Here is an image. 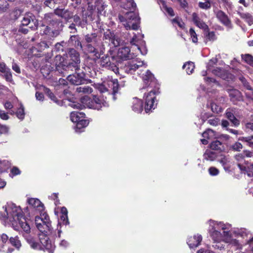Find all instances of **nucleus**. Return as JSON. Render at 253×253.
I'll use <instances>...</instances> for the list:
<instances>
[{
    "label": "nucleus",
    "mask_w": 253,
    "mask_h": 253,
    "mask_svg": "<svg viewBox=\"0 0 253 253\" xmlns=\"http://www.w3.org/2000/svg\"><path fill=\"white\" fill-rule=\"evenodd\" d=\"M85 77V75L84 73L81 71L80 68L79 70L75 72L74 74L68 75L67 79L71 84L79 85L85 82L86 80Z\"/></svg>",
    "instance_id": "obj_14"
},
{
    "label": "nucleus",
    "mask_w": 253,
    "mask_h": 253,
    "mask_svg": "<svg viewBox=\"0 0 253 253\" xmlns=\"http://www.w3.org/2000/svg\"><path fill=\"white\" fill-rule=\"evenodd\" d=\"M94 46L95 44L92 45L91 43H88L86 46V50L88 53H92L95 58L98 59L100 58V54L95 48Z\"/></svg>",
    "instance_id": "obj_36"
},
{
    "label": "nucleus",
    "mask_w": 253,
    "mask_h": 253,
    "mask_svg": "<svg viewBox=\"0 0 253 253\" xmlns=\"http://www.w3.org/2000/svg\"><path fill=\"white\" fill-rule=\"evenodd\" d=\"M202 136L204 138H206L208 139H210L216 137L215 131L211 129H208L205 131L203 133Z\"/></svg>",
    "instance_id": "obj_45"
},
{
    "label": "nucleus",
    "mask_w": 253,
    "mask_h": 253,
    "mask_svg": "<svg viewBox=\"0 0 253 253\" xmlns=\"http://www.w3.org/2000/svg\"><path fill=\"white\" fill-rule=\"evenodd\" d=\"M137 56L136 52H131L128 46H122L118 49L117 57L122 60H130Z\"/></svg>",
    "instance_id": "obj_17"
},
{
    "label": "nucleus",
    "mask_w": 253,
    "mask_h": 253,
    "mask_svg": "<svg viewBox=\"0 0 253 253\" xmlns=\"http://www.w3.org/2000/svg\"><path fill=\"white\" fill-rule=\"evenodd\" d=\"M17 117L20 120H23L25 117L24 108L23 105L20 104V107L16 112Z\"/></svg>",
    "instance_id": "obj_49"
},
{
    "label": "nucleus",
    "mask_w": 253,
    "mask_h": 253,
    "mask_svg": "<svg viewBox=\"0 0 253 253\" xmlns=\"http://www.w3.org/2000/svg\"><path fill=\"white\" fill-rule=\"evenodd\" d=\"M207 224L209 225L208 232L212 241V247L219 250L224 249L225 245L222 241L231 231V224L212 219L209 220Z\"/></svg>",
    "instance_id": "obj_4"
},
{
    "label": "nucleus",
    "mask_w": 253,
    "mask_h": 253,
    "mask_svg": "<svg viewBox=\"0 0 253 253\" xmlns=\"http://www.w3.org/2000/svg\"><path fill=\"white\" fill-rule=\"evenodd\" d=\"M206 18V15L204 14L198 15L196 13L192 14V19L194 24L199 28L204 30H208L209 27L204 21V18Z\"/></svg>",
    "instance_id": "obj_19"
},
{
    "label": "nucleus",
    "mask_w": 253,
    "mask_h": 253,
    "mask_svg": "<svg viewBox=\"0 0 253 253\" xmlns=\"http://www.w3.org/2000/svg\"><path fill=\"white\" fill-rule=\"evenodd\" d=\"M223 242L228 244L237 250L242 249L243 246V244L239 240L232 238L231 231L222 241V243Z\"/></svg>",
    "instance_id": "obj_22"
},
{
    "label": "nucleus",
    "mask_w": 253,
    "mask_h": 253,
    "mask_svg": "<svg viewBox=\"0 0 253 253\" xmlns=\"http://www.w3.org/2000/svg\"><path fill=\"white\" fill-rule=\"evenodd\" d=\"M229 93L231 98H237L240 95V92L236 89L230 90Z\"/></svg>",
    "instance_id": "obj_63"
},
{
    "label": "nucleus",
    "mask_w": 253,
    "mask_h": 253,
    "mask_svg": "<svg viewBox=\"0 0 253 253\" xmlns=\"http://www.w3.org/2000/svg\"><path fill=\"white\" fill-rule=\"evenodd\" d=\"M133 37H131L130 34L126 32L124 34V39H121L119 34L115 33L114 32L108 30L104 34V39L108 42L109 44H112L115 47L120 46L128 43V42L134 46V48L137 49L138 51L145 55L147 53V49L145 45V42L143 40L144 35L141 33H138L137 34L132 33Z\"/></svg>",
    "instance_id": "obj_1"
},
{
    "label": "nucleus",
    "mask_w": 253,
    "mask_h": 253,
    "mask_svg": "<svg viewBox=\"0 0 253 253\" xmlns=\"http://www.w3.org/2000/svg\"><path fill=\"white\" fill-rule=\"evenodd\" d=\"M141 76L143 81V86L141 90H146L148 92L145 93L144 98L145 100V111L148 113L154 110L157 105L156 95L159 93V84L155 79L153 75L149 70L145 72V74L137 73Z\"/></svg>",
    "instance_id": "obj_2"
},
{
    "label": "nucleus",
    "mask_w": 253,
    "mask_h": 253,
    "mask_svg": "<svg viewBox=\"0 0 253 253\" xmlns=\"http://www.w3.org/2000/svg\"><path fill=\"white\" fill-rule=\"evenodd\" d=\"M208 123L213 126H217L220 124V120L217 118H211L207 120Z\"/></svg>",
    "instance_id": "obj_54"
},
{
    "label": "nucleus",
    "mask_w": 253,
    "mask_h": 253,
    "mask_svg": "<svg viewBox=\"0 0 253 253\" xmlns=\"http://www.w3.org/2000/svg\"><path fill=\"white\" fill-rule=\"evenodd\" d=\"M2 73L3 74V76L6 81L9 82H11L12 81V74L9 68L3 72Z\"/></svg>",
    "instance_id": "obj_53"
},
{
    "label": "nucleus",
    "mask_w": 253,
    "mask_h": 253,
    "mask_svg": "<svg viewBox=\"0 0 253 253\" xmlns=\"http://www.w3.org/2000/svg\"><path fill=\"white\" fill-rule=\"evenodd\" d=\"M76 91L79 93H90L93 91V89L88 85H85L77 87Z\"/></svg>",
    "instance_id": "obj_43"
},
{
    "label": "nucleus",
    "mask_w": 253,
    "mask_h": 253,
    "mask_svg": "<svg viewBox=\"0 0 253 253\" xmlns=\"http://www.w3.org/2000/svg\"><path fill=\"white\" fill-rule=\"evenodd\" d=\"M69 243L65 240H62L59 243V247L63 249H66L69 246Z\"/></svg>",
    "instance_id": "obj_62"
},
{
    "label": "nucleus",
    "mask_w": 253,
    "mask_h": 253,
    "mask_svg": "<svg viewBox=\"0 0 253 253\" xmlns=\"http://www.w3.org/2000/svg\"><path fill=\"white\" fill-rule=\"evenodd\" d=\"M9 242L12 246L15 247L17 250H19L21 247V242L17 236L14 237L10 238Z\"/></svg>",
    "instance_id": "obj_42"
},
{
    "label": "nucleus",
    "mask_w": 253,
    "mask_h": 253,
    "mask_svg": "<svg viewBox=\"0 0 253 253\" xmlns=\"http://www.w3.org/2000/svg\"><path fill=\"white\" fill-rule=\"evenodd\" d=\"M231 148L234 151H240L243 148V146L241 143L237 142L233 144Z\"/></svg>",
    "instance_id": "obj_59"
},
{
    "label": "nucleus",
    "mask_w": 253,
    "mask_h": 253,
    "mask_svg": "<svg viewBox=\"0 0 253 253\" xmlns=\"http://www.w3.org/2000/svg\"><path fill=\"white\" fill-rule=\"evenodd\" d=\"M50 26H45L42 25L41 27V34L42 35H47L49 37L54 38L56 37L60 34V30L57 29V27L53 28L54 29H51Z\"/></svg>",
    "instance_id": "obj_21"
},
{
    "label": "nucleus",
    "mask_w": 253,
    "mask_h": 253,
    "mask_svg": "<svg viewBox=\"0 0 253 253\" xmlns=\"http://www.w3.org/2000/svg\"><path fill=\"white\" fill-rule=\"evenodd\" d=\"M8 4L4 0H0V13L5 12L8 8Z\"/></svg>",
    "instance_id": "obj_55"
},
{
    "label": "nucleus",
    "mask_w": 253,
    "mask_h": 253,
    "mask_svg": "<svg viewBox=\"0 0 253 253\" xmlns=\"http://www.w3.org/2000/svg\"><path fill=\"white\" fill-rule=\"evenodd\" d=\"M101 66L107 69L112 70L115 73H125L126 74H133L136 70L141 71V68H146L147 64L141 60H133L126 63L125 66L121 67L119 69L118 67L110 61L109 56H102L100 60Z\"/></svg>",
    "instance_id": "obj_5"
},
{
    "label": "nucleus",
    "mask_w": 253,
    "mask_h": 253,
    "mask_svg": "<svg viewBox=\"0 0 253 253\" xmlns=\"http://www.w3.org/2000/svg\"><path fill=\"white\" fill-rule=\"evenodd\" d=\"M44 91L47 95L49 98L56 103L57 105L61 106L62 105V102L60 100H58L56 98L53 93L50 91V90L47 88H45Z\"/></svg>",
    "instance_id": "obj_37"
},
{
    "label": "nucleus",
    "mask_w": 253,
    "mask_h": 253,
    "mask_svg": "<svg viewBox=\"0 0 253 253\" xmlns=\"http://www.w3.org/2000/svg\"><path fill=\"white\" fill-rule=\"evenodd\" d=\"M70 41L73 42H75L74 45L75 46H80L82 48V45L80 41L79 40L78 36L77 35H73L70 37Z\"/></svg>",
    "instance_id": "obj_50"
},
{
    "label": "nucleus",
    "mask_w": 253,
    "mask_h": 253,
    "mask_svg": "<svg viewBox=\"0 0 253 253\" xmlns=\"http://www.w3.org/2000/svg\"><path fill=\"white\" fill-rule=\"evenodd\" d=\"M226 117L235 126H238L240 124V121L234 116L232 110L227 109L226 112Z\"/></svg>",
    "instance_id": "obj_33"
},
{
    "label": "nucleus",
    "mask_w": 253,
    "mask_h": 253,
    "mask_svg": "<svg viewBox=\"0 0 253 253\" xmlns=\"http://www.w3.org/2000/svg\"><path fill=\"white\" fill-rule=\"evenodd\" d=\"M38 25V22L36 17L30 12L26 13L21 20V26H28L31 29H36Z\"/></svg>",
    "instance_id": "obj_16"
},
{
    "label": "nucleus",
    "mask_w": 253,
    "mask_h": 253,
    "mask_svg": "<svg viewBox=\"0 0 253 253\" xmlns=\"http://www.w3.org/2000/svg\"><path fill=\"white\" fill-rule=\"evenodd\" d=\"M105 7V5H104L102 3H100L97 6V10L98 11V13L99 15H104L105 13V11H104V9Z\"/></svg>",
    "instance_id": "obj_58"
},
{
    "label": "nucleus",
    "mask_w": 253,
    "mask_h": 253,
    "mask_svg": "<svg viewBox=\"0 0 253 253\" xmlns=\"http://www.w3.org/2000/svg\"><path fill=\"white\" fill-rule=\"evenodd\" d=\"M34 218L35 225L41 234L52 233L53 232L49 217L46 212L37 215Z\"/></svg>",
    "instance_id": "obj_10"
},
{
    "label": "nucleus",
    "mask_w": 253,
    "mask_h": 253,
    "mask_svg": "<svg viewBox=\"0 0 253 253\" xmlns=\"http://www.w3.org/2000/svg\"><path fill=\"white\" fill-rule=\"evenodd\" d=\"M209 174L212 176H215L219 174V170L214 167H211L208 169Z\"/></svg>",
    "instance_id": "obj_52"
},
{
    "label": "nucleus",
    "mask_w": 253,
    "mask_h": 253,
    "mask_svg": "<svg viewBox=\"0 0 253 253\" xmlns=\"http://www.w3.org/2000/svg\"><path fill=\"white\" fill-rule=\"evenodd\" d=\"M54 13L67 21H68L73 17V14L70 11L63 8H57L55 9L54 10Z\"/></svg>",
    "instance_id": "obj_28"
},
{
    "label": "nucleus",
    "mask_w": 253,
    "mask_h": 253,
    "mask_svg": "<svg viewBox=\"0 0 253 253\" xmlns=\"http://www.w3.org/2000/svg\"><path fill=\"white\" fill-rule=\"evenodd\" d=\"M211 149L222 151L224 149L223 144L219 140L213 141L210 144Z\"/></svg>",
    "instance_id": "obj_38"
},
{
    "label": "nucleus",
    "mask_w": 253,
    "mask_h": 253,
    "mask_svg": "<svg viewBox=\"0 0 253 253\" xmlns=\"http://www.w3.org/2000/svg\"><path fill=\"white\" fill-rule=\"evenodd\" d=\"M189 34L193 42H197L198 41V38L197 34L195 32L194 30L192 28H190L189 30Z\"/></svg>",
    "instance_id": "obj_60"
},
{
    "label": "nucleus",
    "mask_w": 253,
    "mask_h": 253,
    "mask_svg": "<svg viewBox=\"0 0 253 253\" xmlns=\"http://www.w3.org/2000/svg\"><path fill=\"white\" fill-rule=\"evenodd\" d=\"M216 62V59L213 58L211 59L207 65L208 70L209 71H211L215 76H218L224 80L227 79L229 76H231V75L229 74L227 71L219 67H216L214 69H211V67L212 65L215 64Z\"/></svg>",
    "instance_id": "obj_15"
},
{
    "label": "nucleus",
    "mask_w": 253,
    "mask_h": 253,
    "mask_svg": "<svg viewBox=\"0 0 253 253\" xmlns=\"http://www.w3.org/2000/svg\"><path fill=\"white\" fill-rule=\"evenodd\" d=\"M172 23L174 25H178L180 28H183L184 24L181 19L178 18H175L172 20Z\"/></svg>",
    "instance_id": "obj_57"
},
{
    "label": "nucleus",
    "mask_w": 253,
    "mask_h": 253,
    "mask_svg": "<svg viewBox=\"0 0 253 253\" xmlns=\"http://www.w3.org/2000/svg\"><path fill=\"white\" fill-rule=\"evenodd\" d=\"M70 119L73 123H76L75 131L80 133L89 124L88 121L85 119V114L83 112L74 111L71 113Z\"/></svg>",
    "instance_id": "obj_12"
},
{
    "label": "nucleus",
    "mask_w": 253,
    "mask_h": 253,
    "mask_svg": "<svg viewBox=\"0 0 253 253\" xmlns=\"http://www.w3.org/2000/svg\"><path fill=\"white\" fill-rule=\"evenodd\" d=\"M203 157L204 159L207 161H213L216 159L217 154L211 150H207L203 155Z\"/></svg>",
    "instance_id": "obj_35"
},
{
    "label": "nucleus",
    "mask_w": 253,
    "mask_h": 253,
    "mask_svg": "<svg viewBox=\"0 0 253 253\" xmlns=\"http://www.w3.org/2000/svg\"><path fill=\"white\" fill-rule=\"evenodd\" d=\"M204 80L206 82L208 85L211 86L212 87H216L219 85L218 82L213 78L206 77L204 78Z\"/></svg>",
    "instance_id": "obj_47"
},
{
    "label": "nucleus",
    "mask_w": 253,
    "mask_h": 253,
    "mask_svg": "<svg viewBox=\"0 0 253 253\" xmlns=\"http://www.w3.org/2000/svg\"><path fill=\"white\" fill-rule=\"evenodd\" d=\"M95 88L101 93H106L109 97L116 100V94L118 92L119 84L117 79H110L104 82L103 84L95 85Z\"/></svg>",
    "instance_id": "obj_7"
},
{
    "label": "nucleus",
    "mask_w": 253,
    "mask_h": 253,
    "mask_svg": "<svg viewBox=\"0 0 253 253\" xmlns=\"http://www.w3.org/2000/svg\"><path fill=\"white\" fill-rule=\"evenodd\" d=\"M216 16L218 20L228 29H231L233 25L228 16L222 11L218 10Z\"/></svg>",
    "instance_id": "obj_20"
},
{
    "label": "nucleus",
    "mask_w": 253,
    "mask_h": 253,
    "mask_svg": "<svg viewBox=\"0 0 253 253\" xmlns=\"http://www.w3.org/2000/svg\"><path fill=\"white\" fill-rule=\"evenodd\" d=\"M217 161L221 164L224 169L226 171H230L232 166V161L231 157L227 155H221L218 159Z\"/></svg>",
    "instance_id": "obj_25"
},
{
    "label": "nucleus",
    "mask_w": 253,
    "mask_h": 253,
    "mask_svg": "<svg viewBox=\"0 0 253 253\" xmlns=\"http://www.w3.org/2000/svg\"><path fill=\"white\" fill-rule=\"evenodd\" d=\"M240 80L244 86L247 89H251V86L249 84V83L247 81L246 79L244 77H241L239 78Z\"/></svg>",
    "instance_id": "obj_64"
},
{
    "label": "nucleus",
    "mask_w": 253,
    "mask_h": 253,
    "mask_svg": "<svg viewBox=\"0 0 253 253\" xmlns=\"http://www.w3.org/2000/svg\"><path fill=\"white\" fill-rule=\"evenodd\" d=\"M93 106H96V108H94V109L100 110L102 107H107L109 106L108 102L104 98L103 96H97L94 95L93 97Z\"/></svg>",
    "instance_id": "obj_26"
},
{
    "label": "nucleus",
    "mask_w": 253,
    "mask_h": 253,
    "mask_svg": "<svg viewBox=\"0 0 253 253\" xmlns=\"http://www.w3.org/2000/svg\"><path fill=\"white\" fill-rule=\"evenodd\" d=\"M81 104L79 103L73 102L70 104V106L74 108L83 109L84 108H88L94 109L96 108L93 106V99H91L87 96H85L81 99Z\"/></svg>",
    "instance_id": "obj_18"
},
{
    "label": "nucleus",
    "mask_w": 253,
    "mask_h": 253,
    "mask_svg": "<svg viewBox=\"0 0 253 253\" xmlns=\"http://www.w3.org/2000/svg\"><path fill=\"white\" fill-rule=\"evenodd\" d=\"M237 14L240 16L241 18L244 19L249 25L251 26L253 24V16L250 13H243L241 12L239 10H238Z\"/></svg>",
    "instance_id": "obj_32"
},
{
    "label": "nucleus",
    "mask_w": 253,
    "mask_h": 253,
    "mask_svg": "<svg viewBox=\"0 0 253 253\" xmlns=\"http://www.w3.org/2000/svg\"><path fill=\"white\" fill-rule=\"evenodd\" d=\"M202 239L201 235L197 234L193 236L189 237L187 239V243L190 249H194L200 245Z\"/></svg>",
    "instance_id": "obj_24"
},
{
    "label": "nucleus",
    "mask_w": 253,
    "mask_h": 253,
    "mask_svg": "<svg viewBox=\"0 0 253 253\" xmlns=\"http://www.w3.org/2000/svg\"><path fill=\"white\" fill-rule=\"evenodd\" d=\"M239 140L245 142L250 147L253 148V135L247 137H240Z\"/></svg>",
    "instance_id": "obj_41"
},
{
    "label": "nucleus",
    "mask_w": 253,
    "mask_h": 253,
    "mask_svg": "<svg viewBox=\"0 0 253 253\" xmlns=\"http://www.w3.org/2000/svg\"><path fill=\"white\" fill-rule=\"evenodd\" d=\"M73 18L74 22H75V24L77 25L78 26H80L82 28H84L86 23V20H82L78 15H75L74 16H73L72 17Z\"/></svg>",
    "instance_id": "obj_44"
},
{
    "label": "nucleus",
    "mask_w": 253,
    "mask_h": 253,
    "mask_svg": "<svg viewBox=\"0 0 253 253\" xmlns=\"http://www.w3.org/2000/svg\"><path fill=\"white\" fill-rule=\"evenodd\" d=\"M205 41H214L216 39V36L214 32L206 31L205 33Z\"/></svg>",
    "instance_id": "obj_48"
},
{
    "label": "nucleus",
    "mask_w": 253,
    "mask_h": 253,
    "mask_svg": "<svg viewBox=\"0 0 253 253\" xmlns=\"http://www.w3.org/2000/svg\"><path fill=\"white\" fill-rule=\"evenodd\" d=\"M21 229L19 232L22 234L30 247L36 250H42V247L35 238L30 235L31 228L28 223L21 222Z\"/></svg>",
    "instance_id": "obj_11"
},
{
    "label": "nucleus",
    "mask_w": 253,
    "mask_h": 253,
    "mask_svg": "<svg viewBox=\"0 0 253 253\" xmlns=\"http://www.w3.org/2000/svg\"><path fill=\"white\" fill-rule=\"evenodd\" d=\"M26 218L28 217L24 210L22 211L19 206L13 203H7L0 211V220L5 224L11 223L15 230H20L21 222L27 223Z\"/></svg>",
    "instance_id": "obj_3"
},
{
    "label": "nucleus",
    "mask_w": 253,
    "mask_h": 253,
    "mask_svg": "<svg viewBox=\"0 0 253 253\" xmlns=\"http://www.w3.org/2000/svg\"><path fill=\"white\" fill-rule=\"evenodd\" d=\"M225 99L223 97L219 98V100L216 99L210 103V104H207V107H210L211 110L215 113H219L222 112V108L220 105L221 103L224 102Z\"/></svg>",
    "instance_id": "obj_23"
},
{
    "label": "nucleus",
    "mask_w": 253,
    "mask_h": 253,
    "mask_svg": "<svg viewBox=\"0 0 253 253\" xmlns=\"http://www.w3.org/2000/svg\"><path fill=\"white\" fill-rule=\"evenodd\" d=\"M55 15L53 13H46L44 15V21L49 26H52V28L57 27L59 23L55 19Z\"/></svg>",
    "instance_id": "obj_29"
},
{
    "label": "nucleus",
    "mask_w": 253,
    "mask_h": 253,
    "mask_svg": "<svg viewBox=\"0 0 253 253\" xmlns=\"http://www.w3.org/2000/svg\"><path fill=\"white\" fill-rule=\"evenodd\" d=\"M60 219L63 224L65 225H67L69 224V221L68 218V215L66 214H61L60 216Z\"/></svg>",
    "instance_id": "obj_61"
},
{
    "label": "nucleus",
    "mask_w": 253,
    "mask_h": 253,
    "mask_svg": "<svg viewBox=\"0 0 253 253\" xmlns=\"http://www.w3.org/2000/svg\"><path fill=\"white\" fill-rule=\"evenodd\" d=\"M118 18L126 30H137L139 27V18L133 11L126 12L124 15L119 14Z\"/></svg>",
    "instance_id": "obj_9"
},
{
    "label": "nucleus",
    "mask_w": 253,
    "mask_h": 253,
    "mask_svg": "<svg viewBox=\"0 0 253 253\" xmlns=\"http://www.w3.org/2000/svg\"><path fill=\"white\" fill-rule=\"evenodd\" d=\"M29 207L24 209L29 220H32L34 216L45 212L44 205L37 198H31L27 199Z\"/></svg>",
    "instance_id": "obj_8"
},
{
    "label": "nucleus",
    "mask_w": 253,
    "mask_h": 253,
    "mask_svg": "<svg viewBox=\"0 0 253 253\" xmlns=\"http://www.w3.org/2000/svg\"><path fill=\"white\" fill-rule=\"evenodd\" d=\"M84 39L88 43H92L93 44H95L98 42L97 35L95 33L86 34L84 36Z\"/></svg>",
    "instance_id": "obj_34"
},
{
    "label": "nucleus",
    "mask_w": 253,
    "mask_h": 253,
    "mask_svg": "<svg viewBox=\"0 0 253 253\" xmlns=\"http://www.w3.org/2000/svg\"><path fill=\"white\" fill-rule=\"evenodd\" d=\"M9 244H10L9 241L6 242V243H0V252L6 253H11L13 251V249L9 247Z\"/></svg>",
    "instance_id": "obj_39"
},
{
    "label": "nucleus",
    "mask_w": 253,
    "mask_h": 253,
    "mask_svg": "<svg viewBox=\"0 0 253 253\" xmlns=\"http://www.w3.org/2000/svg\"><path fill=\"white\" fill-rule=\"evenodd\" d=\"M198 5L199 7L204 9H208L211 6L210 0H206L205 2H199Z\"/></svg>",
    "instance_id": "obj_51"
},
{
    "label": "nucleus",
    "mask_w": 253,
    "mask_h": 253,
    "mask_svg": "<svg viewBox=\"0 0 253 253\" xmlns=\"http://www.w3.org/2000/svg\"><path fill=\"white\" fill-rule=\"evenodd\" d=\"M163 9L165 12H167L169 15L171 16H174V11L172 8L167 6L165 3L163 4Z\"/></svg>",
    "instance_id": "obj_56"
},
{
    "label": "nucleus",
    "mask_w": 253,
    "mask_h": 253,
    "mask_svg": "<svg viewBox=\"0 0 253 253\" xmlns=\"http://www.w3.org/2000/svg\"><path fill=\"white\" fill-rule=\"evenodd\" d=\"M68 55L70 58V61L69 63L61 61L63 59L60 55H57L55 57L56 60L61 61L58 64L56 63V69L63 76L67 75L70 71L77 72L80 68L81 61L79 53L75 49L71 48L68 51Z\"/></svg>",
    "instance_id": "obj_6"
},
{
    "label": "nucleus",
    "mask_w": 253,
    "mask_h": 253,
    "mask_svg": "<svg viewBox=\"0 0 253 253\" xmlns=\"http://www.w3.org/2000/svg\"><path fill=\"white\" fill-rule=\"evenodd\" d=\"M238 167L242 173H247V175L253 178V164H250L245 166L241 163L238 164Z\"/></svg>",
    "instance_id": "obj_31"
},
{
    "label": "nucleus",
    "mask_w": 253,
    "mask_h": 253,
    "mask_svg": "<svg viewBox=\"0 0 253 253\" xmlns=\"http://www.w3.org/2000/svg\"><path fill=\"white\" fill-rule=\"evenodd\" d=\"M131 108L135 113H141L143 110V106L141 100L137 97L133 98L131 101Z\"/></svg>",
    "instance_id": "obj_27"
},
{
    "label": "nucleus",
    "mask_w": 253,
    "mask_h": 253,
    "mask_svg": "<svg viewBox=\"0 0 253 253\" xmlns=\"http://www.w3.org/2000/svg\"><path fill=\"white\" fill-rule=\"evenodd\" d=\"M236 237H240L243 239L247 238L251 234V232L248 229L245 228H234L231 231Z\"/></svg>",
    "instance_id": "obj_30"
},
{
    "label": "nucleus",
    "mask_w": 253,
    "mask_h": 253,
    "mask_svg": "<svg viewBox=\"0 0 253 253\" xmlns=\"http://www.w3.org/2000/svg\"><path fill=\"white\" fill-rule=\"evenodd\" d=\"M183 68L185 69L187 74L190 75L192 73L195 65L193 62L189 61L183 65Z\"/></svg>",
    "instance_id": "obj_40"
},
{
    "label": "nucleus",
    "mask_w": 253,
    "mask_h": 253,
    "mask_svg": "<svg viewBox=\"0 0 253 253\" xmlns=\"http://www.w3.org/2000/svg\"><path fill=\"white\" fill-rule=\"evenodd\" d=\"M242 59L248 64L253 67V56L250 54H242Z\"/></svg>",
    "instance_id": "obj_46"
},
{
    "label": "nucleus",
    "mask_w": 253,
    "mask_h": 253,
    "mask_svg": "<svg viewBox=\"0 0 253 253\" xmlns=\"http://www.w3.org/2000/svg\"><path fill=\"white\" fill-rule=\"evenodd\" d=\"M53 232L52 233H43L39 235V240L40 241V245L42 247V250H45L49 253H53L55 246L53 243L49 239V237L51 236Z\"/></svg>",
    "instance_id": "obj_13"
}]
</instances>
